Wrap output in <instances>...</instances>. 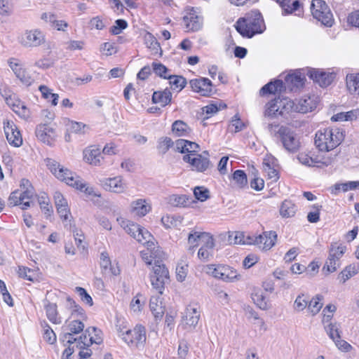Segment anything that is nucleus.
Returning a JSON list of instances; mask_svg holds the SVG:
<instances>
[{
  "label": "nucleus",
  "mask_w": 359,
  "mask_h": 359,
  "mask_svg": "<svg viewBox=\"0 0 359 359\" xmlns=\"http://www.w3.org/2000/svg\"><path fill=\"white\" fill-rule=\"evenodd\" d=\"M227 233V242L224 243L226 245L263 244L264 247H273L277 239V234L275 231L264 232L258 236L245 235L243 231H229Z\"/></svg>",
  "instance_id": "obj_1"
},
{
  "label": "nucleus",
  "mask_w": 359,
  "mask_h": 359,
  "mask_svg": "<svg viewBox=\"0 0 359 359\" xmlns=\"http://www.w3.org/2000/svg\"><path fill=\"white\" fill-rule=\"evenodd\" d=\"M46 165L50 172L60 180L65 182L69 186L75 187L88 195H93V189L87 187L79 176L73 173L69 169L60 165L52 158L46 159Z\"/></svg>",
  "instance_id": "obj_2"
},
{
  "label": "nucleus",
  "mask_w": 359,
  "mask_h": 359,
  "mask_svg": "<svg viewBox=\"0 0 359 359\" xmlns=\"http://www.w3.org/2000/svg\"><path fill=\"white\" fill-rule=\"evenodd\" d=\"M344 139L343 130L338 128H327L318 130L315 144L321 151H329L338 147Z\"/></svg>",
  "instance_id": "obj_3"
},
{
  "label": "nucleus",
  "mask_w": 359,
  "mask_h": 359,
  "mask_svg": "<svg viewBox=\"0 0 359 359\" xmlns=\"http://www.w3.org/2000/svg\"><path fill=\"white\" fill-rule=\"evenodd\" d=\"M236 31L243 36L252 38L256 34L264 31V25L262 15L258 11H252L245 18H240L235 25Z\"/></svg>",
  "instance_id": "obj_4"
},
{
  "label": "nucleus",
  "mask_w": 359,
  "mask_h": 359,
  "mask_svg": "<svg viewBox=\"0 0 359 359\" xmlns=\"http://www.w3.org/2000/svg\"><path fill=\"white\" fill-rule=\"evenodd\" d=\"M116 221L127 233L136 239L140 244L147 245L148 247L158 244L153 235L145 228L122 217H117Z\"/></svg>",
  "instance_id": "obj_5"
},
{
  "label": "nucleus",
  "mask_w": 359,
  "mask_h": 359,
  "mask_svg": "<svg viewBox=\"0 0 359 359\" xmlns=\"http://www.w3.org/2000/svg\"><path fill=\"white\" fill-rule=\"evenodd\" d=\"M294 109L295 105L292 100L286 97L275 98L266 104L264 116L275 118L278 116H284Z\"/></svg>",
  "instance_id": "obj_6"
},
{
  "label": "nucleus",
  "mask_w": 359,
  "mask_h": 359,
  "mask_svg": "<svg viewBox=\"0 0 359 359\" xmlns=\"http://www.w3.org/2000/svg\"><path fill=\"white\" fill-rule=\"evenodd\" d=\"M149 278L153 289L159 294H162L165 285L170 281L169 271L165 265L163 263L154 266Z\"/></svg>",
  "instance_id": "obj_7"
},
{
  "label": "nucleus",
  "mask_w": 359,
  "mask_h": 359,
  "mask_svg": "<svg viewBox=\"0 0 359 359\" xmlns=\"http://www.w3.org/2000/svg\"><path fill=\"white\" fill-rule=\"evenodd\" d=\"M311 13L314 18L326 27H331L334 22L332 14L323 0H313L311 4Z\"/></svg>",
  "instance_id": "obj_8"
},
{
  "label": "nucleus",
  "mask_w": 359,
  "mask_h": 359,
  "mask_svg": "<svg viewBox=\"0 0 359 359\" xmlns=\"http://www.w3.org/2000/svg\"><path fill=\"white\" fill-rule=\"evenodd\" d=\"M190 247H214V238L209 232L192 229L187 236Z\"/></svg>",
  "instance_id": "obj_9"
},
{
  "label": "nucleus",
  "mask_w": 359,
  "mask_h": 359,
  "mask_svg": "<svg viewBox=\"0 0 359 359\" xmlns=\"http://www.w3.org/2000/svg\"><path fill=\"white\" fill-rule=\"evenodd\" d=\"M46 41L45 34L39 29L26 30L19 37L20 43L25 48H36Z\"/></svg>",
  "instance_id": "obj_10"
},
{
  "label": "nucleus",
  "mask_w": 359,
  "mask_h": 359,
  "mask_svg": "<svg viewBox=\"0 0 359 359\" xmlns=\"http://www.w3.org/2000/svg\"><path fill=\"white\" fill-rule=\"evenodd\" d=\"M278 134L283 147L290 153L296 152L300 146L299 140L295 134L286 127L278 128Z\"/></svg>",
  "instance_id": "obj_11"
},
{
  "label": "nucleus",
  "mask_w": 359,
  "mask_h": 359,
  "mask_svg": "<svg viewBox=\"0 0 359 359\" xmlns=\"http://www.w3.org/2000/svg\"><path fill=\"white\" fill-rule=\"evenodd\" d=\"M123 339L128 345H135L138 347L139 345H142L146 341V331L144 326L137 325L135 328L131 330H128L122 334Z\"/></svg>",
  "instance_id": "obj_12"
},
{
  "label": "nucleus",
  "mask_w": 359,
  "mask_h": 359,
  "mask_svg": "<svg viewBox=\"0 0 359 359\" xmlns=\"http://www.w3.org/2000/svg\"><path fill=\"white\" fill-rule=\"evenodd\" d=\"M335 157L336 156H327L319 158L302 152L298 154L297 159L300 163L309 167H321V165L328 166L331 165L334 161Z\"/></svg>",
  "instance_id": "obj_13"
},
{
  "label": "nucleus",
  "mask_w": 359,
  "mask_h": 359,
  "mask_svg": "<svg viewBox=\"0 0 359 359\" xmlns=\"http://www.w3.org/2000/svg\"><path fill=\"white\" fill-rule=\"evenodd\" d=\"M143 261L147 265L163 264L166 257L165 253L161 250V248H144L140 252Z\"/></svg>",
  "instance_id": "obj_14"
},
{
  "label": "nucleus",
  "mask_w": 359,
  "mask_h": 359,
  "mask_svg": "<svg viewBox=\"0 0 359 359\" xmlns=\"http://www.w3.org/2000/svg\"><path fill=\"white\" fill-rule=\"evenodd\" d=\"M189 84L194 92L202 96L210 97L215 93L211 81L207 78L200 77L192 79L189 81Z\"/></svg>",
  "instance_id": "obj_15"
},
{
  "label": "nucleus",
  "mask_w": 359,
  "mask_h": 359,
  "mask_svg": "<svg viewBox=\"0 0 359 359\" xmlns=\"http://www.w3.org/2000/svg\"><path fill=\"white\" fill-rule=\"evenodd\" d=\"M183 160L192 166L193 170L197 172H204L210 166L209 158L201 154H187L183 156Z\"/></svg>",
  "instance_id": "obj_16"
},
{
  "label": "nucleus",
  "mask_w": 359,
  "mask_h": 359,
  "mask_svg": "<svg viewBox=\"0 0 359 359\" xmlns=\"http://www.w3.org/2000/svg\"><path fill=\"white\" fill-rule=\"evenodd\" d=\"M4 129L6 139L11 145L19 147L22 144V138L20 131L13 121L4 122Z\"/></svg>",
  "instance_id": "obj_17"
},
{
  "label": "nucleus",
  "mask_w": 359,
  "mask_h": 359,
  "mask_svg": "<svg viewBox=\"0 0 359 359\" xmlns=\"http://www.w3.org/2000/svg\"><path fill=\"white\" fill-rule=\"evenodd\" d=\"M35 133L36 137L48 145H51L56 137L55 129L46 123L38 125Z\"/></svg>",
  "instance_id": "obj_18"
},
{
  "label": "nucleus",
  "mask_w": 359,
  "mask_h": 359,
  "mask_svg": "<svg viewBox=\"0 0 359 359\" xmlns=\"http://www.w3.org/2000/svg\"><path fill=\"white\" fill-rule=\"evenodd\" d=\"M83 159L92 165L99 166L102 164L104 158L101 154L100 149L95 145H93L83 151Z\"/></svg>",
  "instance_id": "obj_19"
},
{
  "label": "nucleus",
  "mask_w": 359,
  "mask_h": 359,
  "mask_svg": "<svg viewBox=\"0 0 359 359\" xmlns=\"http://www.w3.org/2000/svg\"><path fill=\"white\" fill-rule=\"evenodd\" d=\"M200 311L196 306L189 305L182 314V323L195 327L200 319Z\"/></svg>",
  "instance_id": "obj_20"
},
{
  "label": "nucleus",
  "mask_w": 359,
  "mask_h": 359,
  "mask_svg": "<svg viewBox=\"0 0 359 359\" xmlns=\"http://www.w3.org/2000/svg\"><path fill=\"white\" fill-rule=\"evenodd\" d=\"M339 249L340 248H330L329 257L323 268V271H326L327 273H330L337 270V266H339L337 262L344 253V250H339Z\"/></svg>",
  "instance_id": "obj_21"
},
{
  "label": "nucleus",
  "mask_w": 359,
  "mask_h": 359,
  "mask_svg": "<svg viewBox=\"0 0 359 359\" xmlns=\"http://www.w3.org/2000/svg\"><path fill=\"white\" fill-rule=\"evenodd\" d=\"M310 79L318 83L321 87L329 86L332 80V74H328L319 69L309 70L307 73Z\"/></svg>",
  "instance_id": "obj_22"
},
{
  "label": "nucleus",
  "mask_w": 359,
  "mask_h": 359,
  "mask_svg": "<svg viewBox=\"0 0 359 359\" xmlns=\"http://www.w3.org/2000/svg\"><path fill=\"white\" fill-rule=\"evenodd\" d=\"M26 187V189L20 191L21 201H22V210H26L32 205H33V202L30 201L34 196V188L32 185L29 184V182L27 180L23 179L21 181V187L23 189Z\"/></svg>",
  "instance_id": "obj_23"
},
{
  "label": "nucleus",
  "mask_w": 359,
  "mask_h": 359,
  "mask_svg": "<svg viewBox=\"0 0 359 359\" xmlns=\"http://www.w3.org/2000/svg\"><path fill=\"white\" fill-rule=\"evenodd\" d=\"M305 76L299 72L287 74L285 78L284 86L290 90H296L304 85Z\"/></svg>",
  "instance_id": "obj_24"
},
{
  "label": "nucleus",
  "mask_w": 359,
  "mask_h": 359,
  "mask_svg": "<svg viewBox=\"0 0 359 359\" xmlns=\"http://www.w3.org/2000/svg\"><path fill=\"white\" fill-rule=\"evenodd\" d=\"M102 186L105 190L114 193H122L126 188L120 177L105 180L102 182Z\"/></svg>",
  "instance_id": "obj_25"
},
{
  "label": "nucleus",
  "mask_w": 359,
  "mask_h": 359,
  "mask_svg": "<svg viewBox=\"0 0 359 359\" xmlns=\"http://www.w3.org/2000/svg\"><path fill=\"white\" fill-rule=\"evenodd\" d=\"M131 212L138 217H144L151 210V205L144 199H137L130 204Z\"/></svg>",
  "instance_id": "obj_26"
},
{
  "label": "nucleus",
  "mask_w": 359,
  "mask_h": 359,
  "mask_svg": "<svg viewBox=\"0 0 359 359\" xmlns=\"http://www.w3.org/2000/svg\"><path fill=\"white\" fill-rule=\"evenodd\" d=\"M282 8L285 14H290L294 11H298L297 14L300 16L302 11L300 10L301 4L297 0H276Z\"/></svg>",
  "instance_id": "obj_27"
},
{
  "label": "nucleus",
  "mask_w": 359,
  "mask_h": 359,
  "mask_svg": "<svg viewBox=\"0 0 359 359\" xmlns=\"http://www.w3.org/2000/svg\"><path fill=\"white\" fill-rule=\"evenodd\" d=\"M183 22L187 31L196 32L202 27L201 18L194 13H190L183 18Z\"/></svg>",
  "instance_id": "obj_28"
},
{
  "label": "nucleus",
  "mask_w": 359,
  "mask_h": 359,
  "mask_svg": "<svg viewBox=\"0 0 359 359\" xmlns=\"http://www.w3.org/2000/svg\"><path fill=\"white\" fill-rule=\"evenodd\" d=\"M294 111L305 114L311 111L316 107V102L311 97H304L294 103Z\"/></svg>",
  "instance_id": "obj_29"
},
{
  "label": "nucleus",
  "mask_w": 359,
  "mask_h": 359,
  "mask_svg": "<svg viewBox=\"0 0 359 359\" xmlns=\"http://www.w3.org/2000/svg\"><path fill=\"white\" fill-rule=\"evenodd\" d=\"M171 100L172 93L168 88L163 90L155 91L152 95L153 102L160 104L162 107L169 104Z\"/></svg>",
  "instance_id": "obj_30"
},
{
  "label": "nucleus",
  "mask_w": 359,
  "mask_h": 359,
  "mask_svg": "<svg viewBox=\"0 0 359 359\" xmlns=\"http://www.w3.org/2000/svg\"><path fill=\"white\" fill-rule=\"evenodd\" d=\"M175 151L180 153H190L193 154V152H196L198 148V144L196 142H190L186 140L180 139L175 142Z\"/></svg>",
  "instance_id": "obj_31"
},
{
  "label": "nucleus",
  "mask_w": 359,
  "mask_h": 359,
  "mask_svg": "<svg viewBox=\"0 0 359 359\" xmlns=\"http://www.w3.org/2000/svg\"><path fill=\"white\" fill-rule=\"evenodd\" d=\"M149 308L156 320L161 319L165 313V307L162 305L159 296L151 297Z\"/></svg>",
  "instance_id": "obj_32"
},
{
  "label": "nucleus",
  "mask_w": 359,
  "mask_h": 359,
  "mask_svg": "<svg viewBox=\"0 0 359 359\" xmlns=\"http://www.w3.org/2000/svg\"><path fill=\"white\" fill-rule=\"evenodd\" d=\"M283 89H286V87L284 86V82L282 80H276L273 82L271 81L264 86L261 89V92L263 94H275L277 92H281Z\"/></svg>",
  "instance_id": "obj_33"
},
{
  "label": "nucleus",
  "mask_w": 359,
  "mask_h": 359,
  "mask_svg": "<svg viewBox=\"0 0 359 359\" xmlns=\"http://www.w3.org/2000/svg\"><path fill=\"white\" fill-rule=\"evenodd\" d=\"M297 210V205L290 200H285L280 206V214L283 217H293Z\"/></svg>",
  "instance_id": "obj_34"
},
{
  "label": "nucleus",
  "mask_w": 359,
  "mask_h": 359,
  "mask_svg": "<svg viewBox=\"0 0 359 359\" xmlns=\"http://www.w3.org/2000/svg\"><path fill=\"white\" fill-rule=\"evenodd\" d=\"M220 271L222 276L221 279L226 282H233L235 280H239L241 277L236 271L226 265H222Z\"/></svg>",
  "instance_id": "obj_35"
},
{
  "label": "nucleus",
  "mask_w": 359,
  "mask_h": 359,
  "mask_svg": "<svg viewBox=\"0 0 359 359\" xmlns=\"http://www.w3.org/2000/svg\"><path fill=\"white\" fill-rule=\"evenodd\" d=\"M191 198L187 195H171L169 197L168 203L176 207H187L190 205Z\"/></svg>",
  "instance_id": "obj_36"
},
{
  "label": "nucleus",
  "mask_w": 359,
  "mask_h": 359,
  "mask_svg": "<svg viewBox=\"0 0 359 359\" xmlns=\"http://www.w3.org/2000/svg\"><path fill=\"white\" fill-rule=\"evenodd\" d=\"M100 267L102 270L103 273H109L116 276L118 273L116 270H113L111 267V262L109 254L107 252H103L100 255ZM119 271V270H118Z\"/></svg>",
  "instance_id": "obj_37"
},
{
  "label": "nucleus",
  "mask_w": 359,
  "mask_h": 359,
  "mask_svg": "<svg viewBox=\"0 0 359 359\" xmlns=\"http://www.w3.org/2000/svg\"><path fill=\"white\" fill-rule=\"evenodd\" d=\"M46 316L48 320L55 324L61 323L60 318L57 316V305L53 303L47 302L45 306Z\"/></svg>",
  "instance_id": "obj_38"
},
{
  "label": "nucleus",
  "mask_w": 359,
  "mask_h": 359,
  "mask_svg": "<svg viewBox=\"0 0 359 359\" xmlns=\"http://www.w3.org/2000/svg\"><path fill=\"white\" fill-rule=\"evenodd\" d=\"M252 299L256 305L262 310L268 309V304L265 296L259 289L254 290L251 294Z\"/></svg>",
  "instance_id": "obj_39"
},
{
  "label": "nucleus",
  "mask_w": 359,
  "mask_h": 359,
  "mask_svg": "<svg viewBox=\"0 0 359 359\" xmlns=\"http://www.w3.org/2000/svg\"><path fill=\"white\" fill-rule=\"evenodd\" d=\"M172 132L177 136H187L190 131L189 127L182 121H175L172 126Z\"/></svg>",
  "instance_id": "obj_40"
},
{
  "label": "nucleus",
  "mask_w": 359,
  "mask_h": 359,
  "mask_svg": "<svg viewBox=\"0 0 359 359\" xmlns=\"http://www.w3.org/2000/svg\"><path fill=\"white\" fill-rule=\"evenodd\" d=\"M323 296L316 295L313 297L308 303V310L312 313L313 316L317 314L323 307Z\"/></svg>",
  "instance_id": "obj_41"
},
{
  "label": "nucleus",
  "mask_w": 359,
  "mask_h": 359,
  "mask_svg": "<svg viewBox=\"0 0 359 359\" xmlns=\"http://www.w3.org/2000/svg\"><path fill=\"white\" fill-rule=\"evenodd\" d=\"M346 86L351 93L358 92L359 94V75H347Z\"/></svg>",
  "instance_id": "obj_42"
},
{
  "label": "nucleus",
  "mask_w": 359,
  "mask_h": 359,
  "mask_svg": "<svg viewBox=\"0 0 359 359\" xmlns=\"http://www.w3.org/2000/svg\"><path fill=\"white\" fill-rule=\"evenodd\" d=\"M39 90L41 93L42 97L46 100L51 98V104L53 106L57 105L59 95L56 93H52V90H50L48 87L44 85H41L39 87Z\"/></svg>",
  "instance_id": "obj_43"
},
{
  "label": "nucleus",
  "mask_w": 359,
  "mask_h": 359,
  "mask_svg": "<svg viewBox=\"0 0 359 359\" xmlns=\"http://www.w3.org/2000/svg\"><path fill=\"white\" fill-rule=\"evenodd\" d=\"M188 267V264L184 260H181L177 263L176 267V278L179 282H183L185 280L187 276Z\"/></svg>",
  "instance_id": "obj_44"
},
{
  "label": "nucleus",
  "mask_w": 359,
  "mask_h": 359,
  "mask_svg": "<svg viewBox=\"0 0 359 359\" xmlns=\"http://www.w3.org/2000/svg\"><path fill=\"white\" fill-rule=\"evenodd\" d=\"M67 301L69 303V308L72 310V315H76L80 317L81 320H85L86 318L84 310L78 305L73 299L68 297Z\"/></svg>",
  "instance_id": "obj_45"
},
{
  "label": "nucleus",
  "mask_w": 359,
  "mask_h": 359,
  "mask_svg": "<svg viewBox=\"0 0 359 359\" xmlns=\"http://www.w3.org/2000/svg\"><path fill=\"white\" fill-rule=\"evenodd\" d=\"M83 320L78 319L70 321L67 325V330L69 332L77 334L83 331L85 327Z\"/></svg>",
  "instance_id": "obj_46"
},
{
  "label": "nucleus",
  "mask_w": 359,
  "mask_h": 359,
  "mask_svg": "<svg viewBox=\"0 0 359 359\" xmlns=\"http://www.w3.org/2000/svg\"><path fill=\"white\" fill-rule=\"evenodd\" d=\"M15 74L22 83L27 86H30L34 82V79L31 74L22 67L15 72Z\"/></svg>",
  "instance_id": "obj_47"
},
{
  "label": "nucleus",
  "mask_w": 359,
  "mask_h": 359,
  "mask_svg": "<svg viewBox=\"0 0 359 359\" xmlns=\"http://www.w3.org/2000/svg\"><path fill=\"white\" fill-rule=\"evenodd\" d=\"M358 273V269L355 266L349 265L346 266L338 276V278L343 283L347 280Z\"/></svg>",
  "instance_id": "obj_48"
},
{
  "label": "nucleus",
  "mask_w": 359,
  "mask_h": 359,
  "mask_svg": "<svg viewBox=\"0 0 359 359\" xmlns=\"http://www.w3.org/2000/svg\"><path fill=\"white\" fill-rule=\"evenodd\" d=\"M144 41L148 48L157 53L158 50L160 48V44L153 34L147 32L144 36Z\"/></svg>",
  "instance_id": "obj_49"
},
{
  "label": "nucleus",
  "mask_w": 359,
  "mask_h": 359,
  "mask_svg": "<svg viewBox=\"0 0 359 359\" xmlns=\"http://www.w3.org/2000/svg\"><path fill=\"white\" fill-rule=\"evenodd\" d=\"M309 299L305 297V294L302 293L295 299L293 304V309L296 312H301L308 307Z\"/></svg>",
  "instance_id": "obj_50"
},
{
  "label": "nucleus",
  "mask_w": 359,
  "mask_h": 359,
  "mask_svg": "<svg viewBox=\"0 0 359 359\" xmlns=\"http://www.w3.org/2000/svg\"><path fill=\"white\" fill-rule=\"evenodd\" d=\"M38 201L41 210L46 215V217H50L53 212L52 206L49 204L48 199L46 196H41L38 198Z\"/></svg>",
  "instance_id": "obj_51"
},
{
  "label": "nucleus",
  "mask_w": 359,
  "mask_h": 359,
  "mask_svg": "<svg viewBox=\"0 0 359 359\" xmlns=\"http://www.w3.org/2000/svg\"><path fill=\"white\" fill-rule=\"evenodd\" d=\"M339 328L340 325L337 323H331L325 327L326 332L332 340H336V339L340 338Z\"/></svg>",
  "instance_id": "obj_52"
},
{
  "label": "nucleus",
  "mask_w": 359,
  "mask_h": 359,
  "mask_svg": "<svg viewBox=\"0 0 359 359\" xmlns=\"http://www.w3.org/2000/svg\"><path fill=\"white\" fill-rule=\"evenodd\" d=\"M233 179L241 188L248 183L247 175L243 170H237L233 174Z\"/></svg>",
  "instance_id": "obj_53"
},
{
  "label": "nucleus",
  "mask_w": 359,
  "mask_h": 359,
  "mask_svg": "<svg viewBox=\"0 0 359 359\" xmlns=\"http://www.w3.org/2000/svg\"><path fill=\"white\" fill-rule=\"evenodd\" d=\"M359 187V181H350L346 183L336 184L334 185V189L339 191L341 189L343 191H347L348 190H354Z\"/></svg>",
  "instance_id": "obj_54"
},
{
  "label": "nucleus",
  "mask_w": 359,
  "mask_h": 359,
  "mask_svg": "<svg viewBox=\"0 0 359 359\" xmlns=\"http://www.w3.org/2000/svg\"><path fill=\"white\" fill-rule=\"evenodd\" d=\"M42 326L44 328L43 339L45 341L50 344H54L56 341V335L53 330L46 322H44V324H42Z\"/></svg>",
  "instance_id": "obj_55"
},
{
  "label": "nucleus",
  "mask_w": 359,
  "mask_h": 359,
  "mask_svg": "<svg viewBox=\"0 0 359 359\" xmlns=\"http://www.w3.org/2000/svg\"><path fill=\"white\" fill-rule=\"evenodd\" d=\"M214 257V248H199L198 257L202 262H208Z\"/></svg>",
  "instance_id": "obj_56"
},
{
  "label": "nucleus",
  "mask_w": 359,
  "mask_h": 359,
  "mask_svg": "<svg viewBox=\"0 0 359 359\" xmlns=\"http://www.w3.org/2000/svg\"><path fill=\"white\" fill-rule=\"evenodd\" d=\"M195 198L200 201H205L209 198V191L203 187H196L194 190Z\"/></svg>",
  "instance_id": "obj_57"
},
{
  "label": "nucleus",
  "mask_w": 359,
  "mask_h": 359,
  "mask_svg": "<svg viewBox=\"0 0 359 359\" xmlns=\"http://www.w3.org/2000/svg\"><path fill=\"white\" fill-rule=\"evenodd\" d=\"M170 79V84L175 86L176 88H180L182 90L184 88L187 84L186 79L181 76H168Z\"/></svg>",
  "instance_id": "obj_58"
},
{
  "label": "nucleus",
  "mask_w": 359,
  "mask_h": 359,
  "mask_svg": "<svg viewBox=\"0 0 359 359\" xmlns=\"http://www.w3.org/2000/svg\"><path fill=\"white\" fill-rule=\"evenodd\" d=\"M127 27L128 23L125 20L118 19L115 21V25L110 28V32L114 35H118Z\"/></svg>",
  "instance_id": "obj_59"
},
{
  "label": "nucleus",
  "mask_w": 359,
  "mask_h": 359,
  "mask_svg": "<svg viewBox=\"0 0 359 359\" xmlns=\"http://www.w3.org/2000/svg\"><path fill=\"white\" fill-rule=\"evenodd\" d=\"M75 290L83 303L86 304L89 306H93V299L90 297V295L87 292L86 289L81 287H76Z\"/></svg>",
  "instance_id": "obj_60"
},
{
  "label": "nucleus",
  "mask_w": 359,
  "mask_h": 359,
  "mask_svg": "<svg viewBox=\"0 0 359 359\" xmlns=\"http://www.w3.org/2000/svg\"><path fill=\"white\" fill-rule=\"evenodd\" d=\"M222 265L209 264L205 268V271L207 274L210 275L216 278L221 279V269Z\"/></svg>",
  "instance_id": "obj_61"
},
{
  "label": "nucleus",
  "mask_w": 359,
  "mask_h": 359,
  "mask_svg": "<svg viewBox=\"0 0 359 359\" xmlns=\"http://www.w3.org/2000/svg\"><path fill=\"white\" fill-rule=\"evenodd\" d=\"M13 107L16 108L13 109L15 112L24 118L27 119L30 117L29 111L23 103L19 102L18 104H13Z\"/></svg>",
  "instance_id": "obj_62"
},
{
  "label": "nucleus",
  "mask_w": 359,
  "mask_h": 359,
  "mask_svg": "<svg viewBox=\"0 0 359 359\" xmlns=\"http://www.w3.org/2000/svg\"><path fill=\"white\" fill-rule=\"evenodd\" d=\"M18 273L20 278L27 279L32 282L34 281V271L29 268L25 266H19Z\"/></svg>",
  "instance_id": "obj_63"
},
{
  "label": "nucleus",
  "mask_w": 359,
  "mask_h": 359,
  "mask_svg": "<svg viewBox=\"0 0 359 359\" xmlns=\"http://www.w3.org/2000/svg\"><path fill=\"white\" fill-rule=\"evenodd\" d=\"M173 142L172 140L170 137H166L159 142L158 149L161 154H164L169 150Z\"/></svg>",
  "instance_id": "obj_64"
}]
</instances>
